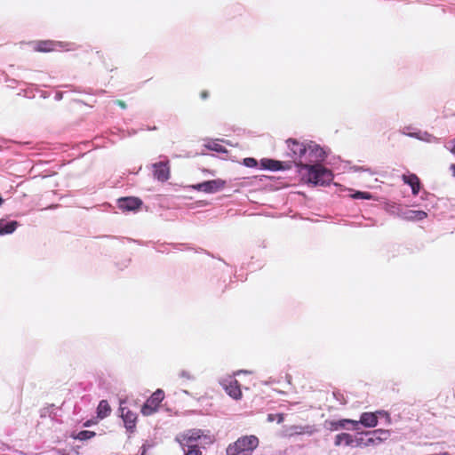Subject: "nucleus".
<instances>
[{"instance_id":"1","label":"nucleus","mask_w":455,"mask_h":455,"mask_svg":"<svg viewBox=\"0 0 455 455\" xmlns=\"http://www.w3.org/2000/svg\"><path fill=\"white\" fill-rule=\"evenodd\" d=\"M301 170H305L303 179L315 186H325L331 183L333 175L331 170L325 168L322 164H303Z\"/></svg>"},{"instance_id":"19","label":"nucleus","mask_w":455,"mask_h":455,"mask_svg":"<svg viewBox=\"0 0 455 455\" xmlns=\"http://www.w3.org/2000/svg\"><path fill=\"white\" fill-rule=\"evenodd\" d=\"M366 435H371V439H375V445L379 444L389 437V431L385 429H376L367 432Z\"/></svg>"},{"instance_id":"22","label":"nucleus","mask_w":455,"mask_h":455,"mask_svg":"<svg viewBox=\"0 0 455 455\" xmlns=\"http://www.w3.org/2000/svg\"><path fill=\"white\" fill-rule=\"evenodd\" d=\"M371 445H375V439H371V437L365 438L363 436H360L355 439L354 445L355 447H369Z\"/></svg>"},{"instance_id":"3","label":"nucleus","mask_w":455,"mask_h":455,"mask_svg":"<svg viewBox=\"0 0 455 455\" xmlns=\"http://www.w3.org/2000/svg\"><path fill=\"white\" fill-rule=\"evenodd\" d=\"M288 145L289 152L288 156L291 158V160L300 167H303V157L305 156L306 147L307 145L300 143L299 141L294 139H289L286 140Z\"/></svg>"},{"instance_id":"18","label":"nucleus","mask_w":455,"mask_h":455,"mask_svg":"<svg viewBox=\"0 0 455 455\" xmlns=\"http://www.w3.org/2000/svg\"><path fill=\"white\" fill-rule=\"evenodd\" d=\"M355 438L350 434L341 433L335 436L334 444L335 446L346 445L353 446Z\"/></svg>"},{"instance_id":"7","label":"nucleus","mask_w":455,"mask_h":455,"mask_svg":"<svg viewBox=\"0 0 455 455\" xmlns=\"http://www.w3.org/2000/svg\"><path fill=\"white\" fill-rule=\"evenodd\" d=\"M222 387L227 392V394L235 400H240L242 398V391L239 382L233 377H228L221 380L220 382Z\"/></svg>"},{"instance_id":"35","label":"nucleus","mask_w":455,"mask_h":455,"mask_svg":"<svg viewBox=\"0 0 455 455\" xmlns=\"http://www.w3.org/2000/svg\"><path fill=\"white\" fill-rule=\"evenodd\" d=\"M4 202V199L2 198V196H0V205L3 204Z\"/></svg>"},{"instance_id":"28","label":"nucleus","mask_w":455,"mask_h":455,"mask_svg":"<svg viewBox=\"0 0 455 455\" xmlns=\"http://www.w3.org/2000/svg\"><path fill=\"white\" fill-rule=\"evenodd\" d=\"M355 198H363V199H371V195L368 192H357L355 195Z\"/></svg>"},{"instance_id":"23","label":"nucleus","mask_w":455,"mask_h":455,"mask_svg":"<svg viewBox=\"0 0 455 455\" xmlns=\"http://www.w3.org/2000/svg\"><path fill=\"white\" fill-rule=\"evenodd\" d=\"M427 216L424 211H409L406 213L405 219L408 220H422Z\"/></svg>"},{"instance_id":"32","label":"nucleus","mask_w":455,"mask_h":455,"mask_svg":"<svg viewBox=\"0 0 455 455\" xmlns=\"http://www.w3.org/2000/svg\"><path fill=\"white\" fill-rule=\"evenodd\" d=\"M228 455H251L249 453H245V452H241V451H234V454L233 453H227Z\"/></svg>"},{"instance_id":"10","label":"nucleus","mask_w":455,"mask_h":455,"mask_svg":"<svg viewBox=\"0 0 455 455\" xmlns=\"http://www.w3.org/2000/svg\"><path fill=\"white\" fill-rule=\"evenodd\" d=\"M142 205V201L138 197H123L118 200V207L124 212H134Z\"/></svg>"},{"instance_id":"36","label":"nucleus","mask_w":455,"mask_h":455,"mask_svg":"<svg viewBox=\"0 0 455 455\" xmlns=\"http://www.w3.org/2000/svg\"><path fill=\"white\" fill-rule=\"evenodd\" d=\"M61 455H68V454H66V453H61Z\"/></svg>"},{"instance_id":"16","label":"nucleus","mask_w":455,"mask_h":455,"mask_svg":"<svg viewBox=\"0 0 455 455\" xmlns=\"http://www.w3.org/2000/svg\"><path fill=\"white\" fill-rule=\"evenodd\" d=\"M260 164L264 169L271 170V171H279V170H284L286 168H289V165L283 166V163L273 160V159H267L264 158L260 161Z\"/></svg>"},{"instance_id":"33","label":"nucleus","mask_w":455,"mask_h":455,"mask_svg":"<svg viewBox=\"0 0 455 455\" xmlns=\"http://www.w3.org/2000/svg\"><path fill=\"white\" fill-rule=\"evenodd\" d=\"M214 149H215L216 151H219V152H220V151H222V149H221V146L216 147Z\"/></svg>"},{"instance_id":"21","label":"nucleus","mask_w":455,"mask_h":455,"mask_svg":"<svg viewBox=\"0 0 455 455\" xmlns=\"http://www.w3.org/2000/svg\"><path fill=\"white\" fill-rule=\"evenodd\" d=\"M111 412V407L107 400H101L97 407V417L100 419L107 418Z\"/></svg>"},{"instance_id":"15","label":"nucleus","mask_w":455,"mask_h":455,"mask_svg":"<svg viewBox=\"0 0 455 455\" xmlns=\"http://www.w3.org/2000/svg\"><path fill=\"white\" fill-rule=\"evenodd\" d=\"M358 422L366 427H374L378 424L377 414L373 412H363Z\"/></svg>"},{"instance_id":"6","label":"nucleus","mask_w":455,"mask_h":455,"mask_svg":"<svg viewBox=\"0 0 455 455\" xmlns=\"http://www.w3.org/2000/svg\"><path fill=\"white\" fill-rule=\"evenodd\" d=\"M325 153L322 148L316 144H308L306 147L305 156L303 157V164H316L324 159Z\"/></svg>"},{"instance_id":"31","label":"nucleus","mask_w":455,"mask_h":455,"mask_svg":"<svg viewBox=\"0 0 455 455\" xmlns=\"http://www.w3.org/2000/svg\"><path fill=\"white\" fill-rule=\"evenodd\" d=\"M451 152L455 155V138L451 141Z\"/></svg>"},{"instance_id":"13","label":"nucleus","mask_w":455,"mask_h":455,"mask_svg":"<svg viewBox=\"0 0 455 455\" xmlns=\"http://www.w3.org/2000/svg\"><path fill=\"white\" fill-rule=\"evenodd\" d=\"M327 428L331 431H337L340 428H345L347 424H352L354 426V429H357V426L359 422L353 419H340V420H327L325 421Z\"/></svg>"},{"instance_id":"4","label":"nucleus","mask_w":455,"mask_h":455,"mask_svg":"<svg viewBox=\"0 0 455 455\" xmlns=\"http://www.w3.org/2000/svg\"><path fill=\"white\" fill-rule=\"evenodd\" d=\"M200 429H189L176 437V441L184 448L199 447V442L203 437Z\"/></svg>"},{"instance_id":"27","label":"nucleus","mask_w":455,"mask_h":455,"mask_svg":"<svg viewBox=\"0 0 455 455\" xmlns=\"http://www.w3.org/2000/svg\"><path fill=\"white\" fill-rule=\"evenodd\" d=\"M267 419H268V421H273L275 419H277V422L281 423L283 421V414H268Z\"/></svg>"},{"instance_id":"34","label":"nucleus","mask_w":455,"mask_h":455,"mask_svg":"<svg viewBox=\"0 0 455 455\" xmlns=\"http://www.w3.org/2000/svg\"><path fill=\"white\" fill-rule=\"evenodd\" d=\"M90 425H91V422H90V421H87L86 423H84V426H85V427H88V426H90Z\"/></svg>"},{"instance_id":"5","label":"nucleus","mask_w":455,"mask_h":455,"mask_svg":"<svg viewBox=\"0 0 455 455\" xmlns=\"http://www.w3.org/2000/svg\"><path fill=\"white\" fill-rule=\"evenodd\" d=\"M164 398V391L162 389H157L143 404V406L141 407V413L144 416H149L155 413L158 410L160 403H162Z\"/></svg>"},{"instance_id":"24","label":"nucleus","mask_w":455,"mask_h":455,"mask_svg":"<svg viewBox=\"0 0 455 455\" xmlns=\"http://www.w3.org/2000/svg\"><path fill=\"white\" fill-rule=\"evenodd\" d=\"M96 435V433L89 430L80 431L74 438L78 439L80 441L89 440Z\"/></svg>"},{"instance_id":"20","label":"nucleus","mask_w":455,"mask_h":455,"mask_svg":"<svg viewBox=\"0 0 455 455\" xmlns=\"http://www.w3.org/2000/svg\"><path fill=\"white\" fill-rule=\"evenodd\" d=\"M18 227V222L15 220L12 221H5L4 220H0V235H8L12 234L15 231Z\"/></svg>"},{"instance_id":"29","label":"nucleus","mask_w":455,"mask_h":455,"mask_svg":"<svg viewBox=\"0 0 455 455\" xmlns=\"http://www.w3.org/2000/svg\"><path fill=\"white\" fill-rule=\"evenodd\" d=\"M116 104L118 105L123 109H125L127 108L126 103L121 100H116Z\"/></svg>"},{"instance_id":"14","label":"nucleus","mask_w":455,"mask_h":455,"mask_svg":"<svg viewBox=\"0 0 455 455\" xmlns=\"http://www.w3.org/2000/svg\"><path fill=\"white\" fill-rule=\"evenodd\" d=\"M402 180L405 184L409 185L411 188V192L414 196H417L419 193L420 180L416 174H403L402 176Z\"/></svg>"},{"instance_id":"8","label":"nucleus","mask_w":455,"mask_h":455,"mask_svg":"<svg viewBox=\"0 0 455 455\" xmlns=\"http://www.w3.org/2000/svg\"><path fill=\"white\" fill-rule=\"evenodd\" d=\"M61 47H63L61 42L52 40H40L33 43V49L37 52H51Z\"/></svg>"},{"instance_id":"2","label":"nucleus","mask_w":455,"mask_h":455,"mask_svg":"<svg viewBox=\"0 0 455 455\" xmlns=\"http://www.w3.org/2000/svg\"><path fill=\"white\" fill-rule=\"evenodd\" d=\"M259 439L255 435H244L238 438L233 444L228 445L227 453H233L234 451H241L251 454V452L258 447Z\"/></svg>"},{"instance_id":"11","label":"nucleus","mask_w":455,"mask_h":455,"mask_svg":"<svg viewBox=\"0 0 455 455\" xmlns=\"http://www.w3.org/2000/svg\"><path fill=\"white\" fill-rule=\"evenodd\" d=\"M154 177L159 181L164 182L170 178V166L168 162H159L153 165Z\"/></svg>"},{"instance_id":"30","label":"nucleus","mask_w":455,"mask_h":455,"mask_svg":"<svg viewBox=\"0 0 455 455\" xmlns=\"http://www.w3.org/2000/svg\"><path fill=\"white\" fill-rule=\"evenodd\" d=\"M200 97L202 100H206L209 97V92L208 91H202L200 93Z\"/></svg>"},{"instance_id":"9","label":"nucleus","mask_w":455,"mask_h":455,"mask_svg":"<svg viewBox=\"0 0 455 455\" xmlns=\"http://www.w3.org/2000/svg\"><path fill=\"white\" fill-rule=\"evenodd\" d=\"M226 187V181L221 179L212 180L202 182L197 185L196 188L205 193H215Z\"/></svg>"},{"instance_id":"25","label":"nucleus","mask_w":455,"mask_h":455,"mask_svg":"<svg viewBox=\"0 0 455 455\" xmlns=\"http://www.w3.org/2000/svg\"><path fill=\"white\" fill-rule=\"evenodd\" d=\"M243 164L247 167H256L258 164V162L255 158L252 157H247L243 159Z\"/></svg>"},{"instance_id":"12","label":"nucleus","mask_w":455,"mask_h":455,"mask_svg":"<svg viewBox=\"0 0 455 455\" xmlns=\"http://www.w3.org/2000/svg\"><path fill=\"white\" fill-rule=\"evenodd\" d=\"M122 418L128 431L132 433L136 427L137 415L133 411L122 408Z\"/></svg>"},{"instance_id":"17","label":"nucleus","mask_w":455,"mask_h":455,"mask_svg":"<svg viewBox=\"0 0 455 455\" xmlns=\"http://www.w3.org/2000/svg\"><path fill=\"white\" fill-rule=\"evenodd\" d=\"M314 428L310 426H291L287 429V435L293 436L296 435H312L314 433Z\"/></svg>"},{"instance_id":"26","label":"nucleus","mask_w":455,"mask_h":455,"mask_svg":"<svg viewBox=\"0 0 455 455\" xmlns=\"http://www.w3.org/2000/svg\"><path fill=\"white\" fill-rule=\"evenodd\" d=\"M185 455H203L202 451L199 447L188 448Z\"/></svg>"}]
</instances>
